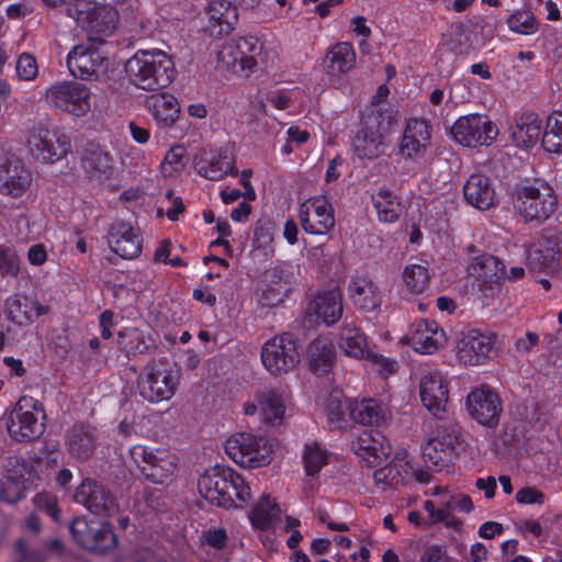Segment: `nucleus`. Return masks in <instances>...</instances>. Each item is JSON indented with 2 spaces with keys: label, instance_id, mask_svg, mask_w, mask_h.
Returning <instances> with one entry per match:
<instances>
[{
  "label": "nucleus",
  "instance_id": "f257e3e1",
  "mask_svg": "<svg viewBox=\"0 0 562 562\" xmlns=\"http://www.w3.org/2000/svg\"><path fill=\"white\" fill-rule=\"evenodd\" d=\"M198 488L202 497L220 507H245L251 498V490L245 479L223 464L206 469L199 477Z\"/></svg>",
  "mask_w": 562,
  "mask_h": 562
},
{
  "label": "nucleus",
  "instance_id": "f03ea898",
  "mask_svg": "<svg viewBox=\"0 0 562 562\" xmlns=\"http://www.w3.org/2000/svg\"><path fill=\"white\" fill-rule=\"evenodd\" d=\"M125 72L133 86L145 91L167 88L177 74L171 56L161 49H138L125 63Z\"/></svg>",
  "mask_w": 562,
  "mask_h": 562
},
{
  "label": "nucleus",
  "instance_id": "7ed1b4c3",
  "mask_svg": "<svg viewBox=\"0 0 562 562\" xmlns=\"http://www.w3.org/2000/svg\"><path fill=\"white\" fill-rule=\"evenodd\" d=\"M558 199L546 181L536 180L515 189L513 206L525 223H542L554 214Z\"/></svg>",
  "mask_w": 562,
  "mask_h": 562
},
{
  "label": "nucleus",
  "instance_id": "20e7f679",
  "mask_svg": "<svg viewBox=\"0 0 562 562\" xmlns=\"http://www.w3.org/2000/svg\"><path fill=\"white\" fill-rule=\"evenodd\" d=\"M67 15L93 40L112 35L120 22L119 11L114 7L93 0H78L68 7Z\"/></svg>",
  "mask_w": 562,
  "mask_h": 562
},
{
  "label": "nucleus",
  "instance_id": "39448f33",
  "mask_svg": "<svg viewBox=\"0 0 562 562\" xmlns=\"http://www.w3.org/2000/svg\"><path fill=\"white\" fill-rule=\"evenodd\" d=\"M262 48L261 42L254 36L226 41L216 52L217 67L248 77L262 60Z\"/></svg>",
  "mask_w": 562,
  "mask_h": 562
},
{
  "label": "nucleus",
  "instance_id": "423d86ee",
  "mask_svg": "<svg viewBox=\"0 0 562 562\" xmlns=\"http://www.w3.org/2000/svg\"><path fill=\"white\" fill-rule=\"evenodd\" d=\"M227 457L237 465L256 469L269 464L272 460L273 447L269 439L251 432H236L224 443Z\"/></svg>",
  "mask_w": 562,
  "mask_h": 562
},
{
  "label": "nucleus",
  "instance_id": "0eeeda50",
  "mask_svg": "<svg viewBox=\"0 0 562 562\" xmlns=\"http://www.w3.org/2000/svg\"><path fill=\"white\" fill-rule=\"evenodd\" d=\"M43 405L31 396H22L10 413L8 431L16 441H32L45 430Z\"/></svg>",
  "mask_w": 562,
  "mask_h": 562
},
{
  "label": "nucleus",
  "instance_id": "6e6552de",
  "mask_svg": "<svg viewBox=\"0 0 562 562\" xmlns=\"http://www.w3.org/2000/svg\"><path fill=\"white\" fill-rule=\"evenodd\" d=\"M44 98L49 108L76 117L87 115L92 106L91 90L79 82L54 83L46 89Z\"/></svg>",
  "mask_w": 562,
  "mask_h": 562
},
{
  "label": "nucleus",
  "instance_id": "1a4fd4ad",
  "mask_svg": "<svg viewBox=\"0 0 562 562\" xmlns=\"http://www.w3.org/2000/svg\"><path fill=\"white\" fill-rule=\"evenodd\" d=\"M290 395L283 389L269 387L258 390L254 397L246 400L241 409L246 416H259L268 427L281 426L285 419Z\"/></svg>",
  "mask_w": 562,
  "mask_h": 562
},
{
  "label": "nucleus",
  "instance_id": "9d476101",
  "mask_svg": "<svg viewBox=\"0 0 562 562\" xmlns=\"http://www.w3.org/2000/svg\"><path fill=\"white\" fill-rule=\"evenodd\" d=\"M130 454L144 476L153 483L167 482L178 470V457L167 449L136 445L131 448Z\"/></svg>",
  "mask_w": 562,
  "mask_h": 562
},
{
  "label": "nucleus",
  "instance_id": "9b49d317",
  "mask_svg": "<svg viewBox=\"0 0 562 562\" xmlns=\"http://www.w3.org/2000/svg\"><path fill=\"white\" fill-rule=\"evenodd\" d=\"M179 382L178 371L165 363L149 362L138 375V391L149 402L167 401L176 393Z\"/></svg>",
  "mask_w": 562,
  "mask_h": 562
},
{
  "label": "nucleus",
  "instance_id": "f8f14e48",
  "mask_svg": "<svg viewBox=\"0 0 562 562\" xmlns=\"http://www.w3.org/2000/svg\"><path fill=\"white\" fill-rule=\"evenodd\" d=\"M27 147L35 159L54 162L67 154L68 143L48 121H40L29 132Z\"/></svg>",
  "mask_w": 562,
  "mask_h": 562
},
{
  "label": "nucleus",
  "instance_id": "ddd939ff",
  "mask_svg": "<svg viewBox=\"0 0 562 562\" xmlns=\"http://www.w3.org/2000/svg\"><path fill=\"white\" fill-rule=\"evenodd\" d=\"M301 360L296 340L290 334H282L267 340L261 348V362L272 375L293 370Z\"/></svg>",
  "mask_w": 562,
  "mask_h": 562
},
{
  "label": "nucleus",
  "instance_id": "4468645a",
  "mask_svg": "<svg viewBox=\"0 0 562 562\" xmlns=\"http://www.w3.org/2000/svg\"><path fill=\"white\" fill-rule=\"evenodd\" d=\"M496 342L495 333L477 329L463 331L454 345L456 360L465 367L485 364L491 359Z\"/></svg>",
  "mask_w": 562,
  "mask_h": 562
},
{
  "label": "nucleus",
  "instance_id": "2eb2a0df",
  "mask_svg": "<svg viewBox=\"0 0 562 562\" xmlns=\"http://www.w3.org/2000/svg\"><path fill=\"white\" fill-rule=\"evenodd\" d=\"M418 395L423 406L434 417L441 418L449 402V381L438 368H427L418 378Z\"/></svg>",
  "mask_w": 562,
  "mask_h": 562
},
{
  "label": "nucleus",
  "instance_id": "dca6fc26",
  "mask_svg": "<svg viewBox=\"0 0 562 562\" xmlns=\"http://www.w3.org/2000/svg\"><path fill=\"white\" fill-rule=\"evenodd\" d=\"M451 135L462 146H487L496 139L498 128L485 115L469 114L459 117L453 123Z\"/></svg>",
  "mask_w": 562,
  "mask_h": 562
},
{
  "label": "nucleus",
  "instance_id": "f3484780",
  "mask_svg": "<svg viewBox=\"0 0 562 562\" xmlns=\"http://www.w3.org/2000/svg\"><path fill=\"white\" fill-rule=\"evenodd\" d=\"M462 443L463 440L457 426L443 428L423 446L424 461L428 468L440 471L452 462Z\"/></svg>",
  "mask_w": 562,
  "mask_h": 562
},
{
  "label": "nucleus",
  "instance_id": "a211bd4d",
  "mask_svg": "<svg viewBox=\"0 0 562 562\" xmlns=\"http://www.w3.org/2000/svg\"><path fill=\"white\" fill-rule=\"evenodd\" d=\"M66 64L70 74L82 80H98L106 75L110 67L104 54L90 44L76 45L68 53Z\"/></svg>",
  "mask_w": 562,
  "mask_h": 562
},
{
  "label": "nucleus",
  "instance_id": "6ab92c4d",
  "mask_svg": "<svg viewBox=\"0 0 562 562\" xmlns=\"http://www.w3.org/2000/svg\"><path fill=\"white\" fill-rule=\"evenodd\" d=\"M70 531L75 540L85 549L104 552L116 544V538L110 525L101 519L76 518Z\"/></svg>",
  "mask_w": 562,
  "mask_h": 562
},
{
  "label": "nucleus",
  "instance_id": "aec40b11",
  "mask_svg": "<svg viewBox=\"0 0 562 562\" xmlns=\"http://www.w3.org/2000/svg\"><path fill=\"white\" fill-rule=\"evenodd\" d=\"M562 257V232L546 229L527 250V265L535 271H553Z\"/></svg>",
  "mask_w": 562,
  "mask_h": 562
},
{
  "label": "nucleus",
  "instance_id": "412c9836",
  "mask_svg": "<svg viewBox=\"0 0 562 562\" xmlns=\"http://www.w3.org/2000/svg\"><path fill=\"white\" fill-rule=\"evenodd\" d=\"M299 218L305 233L325 235L335 225L334 209L324 195L305 200L299 209Z\"/></svg>",
  "mask_w": 562,
  "mask_h": 562
},
{
  "label": "nucleus",
  "instance_id": "4be33fe9",
  "mask_svg": "<svg viewBox=\"0 0 562 562\" xmlns=\"http://www.w3.org/2000/svg\"><path fill=\"white\" fill-rule=\"evenodd\" d=\"M49 311V305L41 302L35 295L16 293L5 300V318L19 327L34 323Z\"/></svg>",
  "mask_w": 562,
  "mask_h": 562
},
{
  "label": "nucleus",
  "instance_id": "5701e85b",
  "mask_svg": "<svg viewBox=\"0 0 562 562\" xmlns=\"http://www.w3.org/2000/svg\"><path fill=\"white\" fill-rule=\"evenodd\" d=\"M467 409L479 424L494 427L498 423L501 402L497 394L488 386L475 387L467 397Z\"/></svg>",
  "mask_w": 562,
  "mask_h": 562
},
{
  "label": "nucleus",
  "instance_id": "b1692460",
  "mask_svg": "<svg viewBox=\"0 0 562 562\" xmlns=\"http://www.w3.org/2000/svg\"><path fill=\"white\" fill-rule=\"evenodd\" d=\"M408 346L420 355H434L448 342L445 329L435 321L420 319L406 338Z\"/></svg>",
  "mask_w": 562,
  "mask_h": 562
},
{
  "label": "nucleus",
  "instance_id": "393cba45",
  "mask_svg": "<svg viewBox=\"0 0 562 562\" xmlns=\"http://www.w3.org/2000/svg\"><path fill=\"white\" fill-rule=\"evenodd\" d=\"M33 182L31 171L18 158L7 159L0 166V193L21 199L29 193Z\"/></svg>",
  "mask_w": 562,
  "mask_h": 562
},
{
  "label": "nucleus",
  "instance_id": "a878e982",
  "mask_svg": "<svg viewBox=\"0 0 562 562\" xmlns=\"http://www.w3.org/2000/svg\"><path fill=\"white\" fill-rule=\"evenodd\" d=\"M359 460L368 467H378L391 453V445L386 437L378 430L362 431L352 443Z\"/></svg>",
  "mask_w": 562,
  "mask_h": 562
},
{
  "label": "nucleus",
  "instance_id": "bb28decb",
  "mask_svg": "<svg viewBox=\"0 0 562 562\" xmlns=\"http://www.w3.org/2000/svg\"><path fill=\"white\" fill-rule=\"evenodd\" d=\"M431 131L425 120L409 119L405 123L398 145L403 158H416L424 155L430 145Z\"/></svg>",
  "mask_w": 562,
  "mask_h": 562
},
{
  "label": "nucleus",
  "instance_id": "cd10ccee",
  "mask_svg": "<svg viewBox=\"0 0 562 562\" xmlns=\"http://www.w3.org/2000/svg\"><path fill=\"white\" fill-rule=\"evenodd\" d=\"M74 498L97 516L110 517L117 512L114 499L92 480H85L78 486Z\"/></svg>",
  "mask_w": 562,
  "mask_h": 562
},
{
  "label": "nucleus",
  "instance_id": "c85d7f7f",
  "mask_svg": "<svg viewBox=\"0 0 562 562\" xmlns=\"http://www.w3.org/2000/svg\"><path fill=\"white\" fill-rule=\"evenodd\" d=\"M355 65L356 53L352 45L347 42L331 46L322 63L323 70L333 85L339 83Z\"/></svg>",
  "mask_w": 562,
  "mask_h": 562
},
{
  "label": "nucleus",
  "instance_id": "c756f323",
  "mask_svg": "<svg viewBox=\"0 0 562 562\" xmlns=\"http://www.w3.org/2000/svg\"><path fill=\"white\" fill-rule=\"evenodd\" d=\"M467 271L482 288H491L506 279L504 263L488 254H477L470 257Z\"/></svg>",
  "mask_w": 562,
  "mask_h": 562
},
{
  "label": "nucleus",
  "instance_id": "7c9ffc66",
  "mask_svg": "<svg viewBox=\"0 0 562 562\" xmlns=\"http://www.w3.org/2000/svg\"><path fill=\"white\" fill-rule=\"evenodd\" d=\"M53 463H56V460L50 457L45 460L40 458L32 464V472H27V476L19 471L9 474L0 482V501L15 503L24 497L25 482L32 481L35 476L40 477Z\"/></svg>",
  "mask_w": 562,
  "mask_h": 562
},
{
  "label": "nucleus",
  "instance_id": "2f4dec72",
  "mask_svg": "<svg viewBox=\"0 0 562 562\" xmlns=\"http://www.w3.org/2000/svg\"><path fill=\"white\" fill-rule=\"evenodd\" d=\"M110 249L123 259H134L142 252V238L130 224L119 223L108 233Z\"/></svg>",
  "mask_w": 562,
  "mask_h": 562
},
{
  "label": "nucleus",
  "instance_id": "473e14b6",
  "mask_svg": "<svg viewBox=\"0 0 562 562\" xmlns=\"http://www.w3.org/2000/svg\"><path fill=\"white\" fill-rule=\"evenodd\" d=\"M289 282L279 267L267 270L257 289L258 303L263 307H272L282 303L286 295Z\"/></svg>",
  "mask_w": 562,
  "mask_h": 562
},
{
  "label": "nucleus",
  "instance_id": "72a5a7b5",
  "mask_svg": "<svg viewBox=\"0 0 562 562\" xmlns=\"http://www.w3.org/2000/svg\"><path fill=\"white\" fill-rule=\"evenodd\" d=\"M348 295L352 304L364 312L378 308L383 300L379 286L370 278L363 276L353 277L348 285Z\"/></svg>",
  "mask_w": 562,
  "mask_h": 562
},
{
  "label": "nucleus",
  "instance_id": "f704fd0d",
  "mask_svg": "<svg viewBox=\"0 0 562 562\" xmlns=\"http://www.w3.org/2000/svg\"><path fill=\"white\" fill-rule=\"evenodd\" d=\"M207 29L213 35L231 33L237 22V8L229 0H211L207 7Z\"/></svg>",
  "mask_w": 562,
  "mask_h": 562
},
{
  "label": "nucleus",
  "instance_id": "c9c22d12",
  "mask_svg": "<svg viewBox=\"0 0 562 562\" xmlns=\"http://www.w3.org/2000/svg\"><path fill=\"white\" fill-rule=\"evenodd\" d=\"M148 110L160 128H169L180 116L181 105L177 97L169 92L151 95L147 100Z\"/></svg>",
  "mask_w": 562,
  "mask_h": 562
},
{
  "label": "nucleus",
  "instance_id": "e433bc0d",
  "mask_svg": "<svg viewBox=\"0 0 562 562\" xmlns=\"http://www.w3.org/2000/svg\"><path fill=\"white\" fill-rule=\"evenodd\" d=\"M308 311L326 325L338 322L342 314L341 293L338 289L318 292L310 303Z\"/></svg>",
  "mask_w": 562,
  "mask_h": 562
},
{
  "label": "nucleus",
  "instance_id": "4c0bfd02",
  "mask_svg": "<svg viewBox=\"0 0 562 562\" xmlns=\"http://www.w3.org/2000/svg\"><path fill=\"white\" fill-rule=\"evenodd\" d=\"M542 133V122L533 112H526L517 116L510 127L515 145L526 149L533 147Z\"/></svg>",
  "mask_w": 562,
  "mask_h": 562
},
{
  "label": "nucleus",
  "instance_id": "58836bf2",
  "mask_svg": "<svg viewBox=\"0 0 562 562\" xmlns=\"http://www.w3.org/2000/svg\"><path fill=\"white\" fill-rule=\"evenodd\" d=\"M465 200L479 210H488L495 204L496 193L488 177L474 173L463 186Z\"/></svg>",
  "mask_w": 562,
  "mask_h": 562
},
{
  "label": "nucleus",
  "instance_id": "ea45409f",
  "mask_svg": "<svg viewBox=\"0 0 562 562\" xmlns=\"http://www.w3.org/2000/svg\"><path fill=\"white\" fill-rule=\"evenodd\" d=\"M371 202L382 223H394L402 213L400 198L386 186H381L371 194Z\"/></svg>",
  "mask_w": 562,
  "mask_h": 562
},
{
  "label": "nucleus",
  "instance_id": "a19ab883",
  "mask_svg": "<svg viewBox=\"0 0 562 562\" xmlns=\"http://www.w3.org/2000/svg\"><path fill=\"white\" fill-rule=\"evenodd\" d=\"M82 167L90 181L102 184L110 180L114 173V161L112 157L102 149H93L82 159Z\"/></svg>",
  "mask_w": 562,
  "mask_h": 562
},
{
  "label": "nucleus",
  "instance_id": "79ce46f5",
  "mask_svg": "<svg viewBox=\"0 0 562 562\" xmlns=\"http://www.w3.org/2000/svg\"><path fill=\"white\" fill-rule=\"evenodd\" d=\"M234 158L226 150H217L211 154L207 160L196 164L200 176L217 181L227 175L236 176Z\"/></svg>",
  "mask_w": 562,
  "mask_h": 562
},
{
  "label": "nucleus",
  "instance_id": "37998d69",
  "mask_svg": "<svg viewBox=\"0 0 562 562\" xmlns=\"http://www.w3.org/2000/svg\"><path fill=\"white\" fill-rule=\"evenodd\" d=\"M281 509L270 495H262L249 513L251 526L258 530H269L280 518Z\"/></svg>",
  "mask_w": 562,
  "mask_h": 562
},
{
  "label": "nucleus",
  "instance_id": "c03bdc74",
  "mask_svg": "<svg viewBox=\"0 0 562 562\" xmlns=\"http://www.w3.org/2000/svg\"><path fill=\"white\" fill-rule=\"evenodd\" d=\"M338 345L348 357L355 359L371 357L366 335L353 325H345L341 328Z\"/></svg>",
  "mask_w": 562,
  "mask_h": 562
},
{
  "label": "nucleus",
  "instance_id": "a18cd8bd",
  "mask_svg": "<svg viewBox=\"0 0 562 562\" xmlns=\"http://www.w3.org/2000/svg\"><path fill=\"white\" fill-rule=\"evenodd\" d=\"M336 352L330 339L318 337L307 348V360L311 369L316 373L326 372L334 363Z\"/></svg>",
  "mask_w": 562,
  "mask_h": 562
},
{
  "label": "nucleus",
  "instance_id": "49530a36",
  "mask_svg": "<svg viewBox=\"0 0 562 562\" xmlns=\"http://www.w3.org/2000/svg\"><path fill=\"white\" fill-rule=\"evenodd\" d=\"M353 151L360 159H374L383 153L384 143L378 130L361 128L353 138Z\"/></svg>",
  "mask_w": 562,
  "mask_h": 562
},
{
  "label": "nucleus",
  "instance_id": "de8ad7c7",
  "mask_svg": "<svg viewBox=\"0 0 562 562\" xmlns=\"http://www.w3.org/2000/svg\"><path fill=\"white\" fill-rule=\"evenodd\" d=\"M348 407L351 419L362 425H379L385 418L383 407L372 398L351 401Z\"/></svg>",
  "mask_w": 562,
  "mask_h": 562
},
{
  "label": "nucleus",
  "instance_id": "09e8293b",
  "mask_svg": "<svg viewBox=\"0 0 562 562\" xmlns=\"http://www.w3.org/2000/svg\"><path fill=\"white\" fill-rule=\"evenodd\" d=\"M403 290L412 295H419L426 291L430 281L428 266L408 263L402 273Z\"/></svg>",
  "mask_w": 562,
  "mask_h": 562
},
{
  "label": "nucleus",
  "instance_id": "8fccbe9b",
  "mask_svg": "<svg viewBox=\"0 0 562 562\" xmlns=\"http://www.w3.org/2000/svg\"><path fill=\"white\" fill-rule=\"evenodd\" d=\"M542 147L548 153H562V111L553 112L547 117L542 133Z\"/></svg>",
  "mask_w": 562,
  "mask_h": 562
},
{
  "label": "nucleus",
  "instance_id": "3c124183",
  "mask_svg": "<svg viewBox=\"0 0 562 562\" xmlns=\"http://www.w3.org/2000/svg\"><path fill=\"white\" fill-rule=\"evenodd\" d=\"M328 452L316 441L306 442L303 450V465L310 476L316 475L328 463Z\"/></svg>",
  "mask_w": 562,
  "mask_h": 562
},
{
  "label": "nucleus",
  "instance_id": "603ef678",
  "mask_svg": "<svg viewBox=\"0 0 562 562\" xmlns=\"http://www.w3.org/2000/svg\"><path fill=\"white\" fill-rule=\"evenodd\" d=\"M94 438L89 427H75L68 440L69 451L79 459H86L93 450Z\"/></svg>",
  "mask_w": 562,
  "mask_h": 562
},
{
  "label": "nucleus",
  "instance_id": "864d4df0",
  "mask_svg": "<svg viewBox=\"0 0 562 562\" xmlns=\"http://www.w3.org/2000/svg\"><path fill=\"white\" fill-rule=\"evenodd\" d=\"M319 405L323 407L328 423L337 424L344 419L347 412L349 413L348 406L351 405V401L345 400L340 391H334L328 398L319 402Z\"/></svg>",
  "mask_w": 562,
  "mask_h": 562
},
{
  "label": "nucleus",
  "instance_id": "5fc2aeb1",
  "mask_svg": "<svg viewBox=\"0 0 562 562\" xmlns=\"http://www.w3.org/2000/svg\"><path fill=\"white\" fill-rule=\"evenodd\" d=\"M508 29L517 34L531 35L538 31V21L532 12L518 10L507 19Z\"/></svg>",
  "mask_w": 562,
  "mask_h": 562
},
{
  "label": "nucleus",
  "instance_id": "6e6d98bb",
  "mask_svg": "<svg viewBox=\"0 0 562 562\" xmlns=\"http://www.w3.org/2000/svg\"><path fill=\"white\" fill-rule=\"evenodd\" d=\"M187 150L182 145L171 147L160 165V171L164 177L170 178L181 172L187 164Z\"/></svg>",
  "mask_w": 562,
  "mask_h": 562
},
{
  "label": "nucleus",
  "instance_id": "4d7b16f0",
  "mask_svg": "<svg viewBox=\"0 0 562 562\" xmlns=\"http://www.w3.org/2000/svg\"><path fill=\"white\" fill-rule=\"evenodd\" d=\"M21 273V258L15 248L0 245V276L16 278Z\"/></svg>",
  "mask_w": 562,
  "mask_h": 562
},
{
  "label": "nucleus",
  "instance_id": "13d9d810",
  "mask_svg": "<svg viewBox=\"0 0 562 562\" xmlns=\"http://www.w3.org/2000/svg\"><path fill=\"white\" fill-rule=\"evenodd\" d=\"M475 85V80L470 78H461L454 80L450 83L447 103L457 105L469 101L471 98L472 87Z\"/></svg>",
  "mask_w": 562,
  "mask_h": 562
},
{
  "label": "nucleus",
  "instance_id": "bf43d9fd",
  "mask_svg": "<svg viewBox=\"0 0 562 562\" xmlns=\"http://www.w3.org/2000/svg\"><path fill=\"white\" fill-rule=\"evenodd\" d=\"M424 509L428 514L430 521L436 520L437 513H442L445 516L452 514L454 512L453 493L449 491L438 499L425 501Z\"/></svg>",
  "mask_w": 562,
  "mask_h": 562
},
{
  "label": "nucleus",
  "instance_id": "052dcab7",
  "mask_svg": "<svg viewBox=\"0 0 562 562\" xmlns=\"http://www.w3.org/2000/svg\"><path fill=\"white\" fill-rule=\"evenodd\" d=\"M15 74L21 80H34L38 75L36 58L30 53H22L16 59Z\"/></svg>",
  "mask_w": 562,
  "mask_h": 562
},
{
  "label": "nucleus",
  "instance_id": "680f3d73",
  "mask_svg": "<svg viewBox=\"0 0 562 562\" xmlns=\"http://www.w3.org/2000/svg\"><path fill=\"white\" fill-rule=\"evenodd\" d=\"M397 465H395V456L391 460V462L378 470L373 473V480L376 485L382 486H396L398 484H404L402 481L401 473L397 471Z\"/></svg>",
  "mask_w": 562,
  "mask_h": 562
},
{
  "label": "nucleus",
  "instance_id": "e2e57ef3",
  "mask_svg": "<svg viewBox=\"0 0 562 562\" xmlns=\"http://www.w3.org/2000/svg\"><path fill=\"white\" fill-rule=\"evenodd\" d=\"M274 224L270 220L259 221L254 231V241L258 248H268L273 241Z\"/></svg>",
  "mask_w": 562,
  "mask_h": 562
},
{
  "label": "nucleus",
  "instance_id": "0e129e2a",
  "mask_svg": "<svg viewBox=\"0 0 562 562\" xmlns=\"http://www.w3.org/2000/svg\"><path fill=\"white\" fill-rule=\"evenodd\" d=\"M516 501L520 505H542L546 502V495L536 487L527 486L516 493Z\"/></svg>",
  "mask_w": 562,
  "mask_h": 562
},
{
  "label": "nucleus",
  "instance_id": "69168bd1",
  "mask_svg": "<svg viewBox=\"0 0 562 562\" xmlns=\"http://www.w3.org/2000/svg\"><path fill=\"white\" fill-rule=\"evenodd\" d=\"M395 465L397 471L401 473L403 483L412 480L414 474V462L413 458L406 450H400L395 453Z\"/></svg>",
  "mask_w": 562,
  "mask_h": 562
},
{
  "label": "nucleus",
  "instance_id": "338daca9",
  "mask_svg": "<svg viewBox=\"0 0 562 562\" xmlns=\"http://www.w3.org/2000/svg\"><path fill=\"white\" fill-rule=\"evenodd\" d=\"M27 262L33 267H41L48 260V251L44 244L32 245L26 251Z\"/></svg>",
  "mask_w": 562,
  "mask_h": 562
},
{
  "label": "nucleus",
  "instance_id": "774afa93",
  "mask_svg": "<svg viewBox=\"0 0 562 562\" xmlns=\"http://www.w3.org/2000/svg\"><path fill=\"white\" fill-rule=\"evenodd\" d=\"M203 542L215 548L222 549L226 544L227 535L224 529H212L203 533Z\"/></svg>",
  "mask_w": 562,
  "mask_h": 562
}]
</instances>
